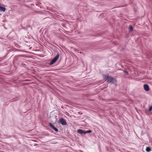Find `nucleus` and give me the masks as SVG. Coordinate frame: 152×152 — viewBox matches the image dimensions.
<instances>
[{
    "mask_svg": "<svg viewBox=\"0 0 152 152\" xmlns=\"http://www.w3.org/2000/svg\"><path fill=\"white\" fill-rule=\"evenodd\" d=\"M91 131L90 130H88L87 131H86V132H85L86 133H91Z\"/></svg>",
    "mask_w": 152,
    "mask_h": 152,
    "instance_id": "10",
    "label": "nucleus"
},
{
    "mask_svg": "<svg viewBox=\"0 0 152 152\" xmlns=\"http://www.w3.org/2000/svg\"><path fill=\"white\" fill-rule=\"evenodd\" d=\"M143 86L144 90L146 91H148L149 90V86L148 85L145 84Z\"/></svg>",
    "mask_w": 152,
    "mask_h": 152,
    "instance_id": "5",
    "label": "nucleus"
},
{
    "mask_svg": "<svg viewBox=\"0 0 152 152\" xmlns=\"http://www.w3.org/2000/svg\"><path fill=\"white\" fill-rule=\"evenodd\" d=\"M146 151L147 152H150L151 151V147H147L146 148Z\"/></svg>",
    "mask_w": 152,
    "mask_h": 152,
    "instance_id": "7",
    "label": "nucleus"
},
{
    "mask_svg": "<svg viewBox=\"0 0 152 152\" xmlns=\"http://www.w3.org/2000/svg\"><path fill=\"white\" fill-rule=\"evenodd\" d=\"M59 122L62 125H66L67 124V123L66 120L63 118H61L59 119Z\"/></svg>",
    "mask_w": 152,
    "mask_h": 152,
    "instance_id": "3",
    "label": "nucleus"
},
{
    "mask_svg": "<svg viewBox=\"0 0 152 152\" xmlns=\"http://www.w3.org/2000/svg\"><path fill=\"white\" fill-rule=\"evenodd\" d=\"M49 126L53 130H54L56 132H58V129L56 128V127H55L51 123H49Z\"/></svg>",
    "mask_w": 152,
    "mask_h": 152,
    "instance_id": "4",
    "label": "nucleus"
},
{
    "mask_svg": "<svg viewBox=\"0 0 152 152\" xmlns=\"http://www.w3.org/2000/svg\"><path fill=\"white\" fill-rule=\"evenodd\" d=\"M77 132L80 134H85V132L81 129H78L77 130Z\"/></svg>",
    "mask_w": 152,
    "mask_h": 152,
    "instance_id": "6",
    "label": "nucleus"
},
{
    "mask_svg": "<svg viewBox=\"0 0 152 152\" xmlns=\"http://www.w3.org/2000/svg\"><path fill=\"white\" fill-rule=\"evenodd\" d=\"M124 72L126 73L127 74H128V72L127 71H124Z\"/></svg>",
    "mask_w": 152,
    "mask_h": 152,
    "instance_id": "11",
    "label": "nucleus"
},
{
    "mask_svg": "<svg viewBox=\"0 0 152 152\" xmlns=\"http://www.w3.org/2000/svg\"><path fill=\"white\" fill-rule=\"evenodd\" d=\"M152 110V106H150L149 108V111H150Z\"/></svg>",
    "mask_w": 152,
    "mask_h": 152,
    "instance_id": "9",
    "label": "nucleus"
},
{
    "mask_svg": "<svg viewBox=\"0 0 152 152\" xmlns=\"http://www.w3.org/2000/svg\"><path fill=\"white\" fill-rule=\"evenodd\" d=\"M59 56V54H58L50 62V64L52 65L58 59Z\"/></svg>",
    "mask_w": 152,
    "mask_h": 152,
    "instance_id": "2",
    "label": "nucleus"
},
{
    "mask_svg": "<svg viewBox=\"0 0 152 152\" xmlns=\"http://www.w3.org/2000/svg\"><path fill=\"white\" fill-rule=\"evenodd\" d=\"M129 29L131 31H132L133 30V28L132 26H129Z\"/></svg>",
    "mask_w": 152,
    "mask_h": 152,
    "instance_id": "8",
    "label": "nucleus"
},
{
    "mask_svg": "<svg viewBox=\"0 0 152 152\" xmlns=\"http://www.w3.org/2000/svg\"><path fill=\"white\" fill-rule=\"evenodd\" d=\"M103 77L109 83L114 84L116 83L117 81L115 79L109 76L108 75H103Z\"/></svg>",
    "mask_w": 152,
    "mask_h": 152,
    "instance_id": "1",
    "label": "nucleus"
}]
</instances>
